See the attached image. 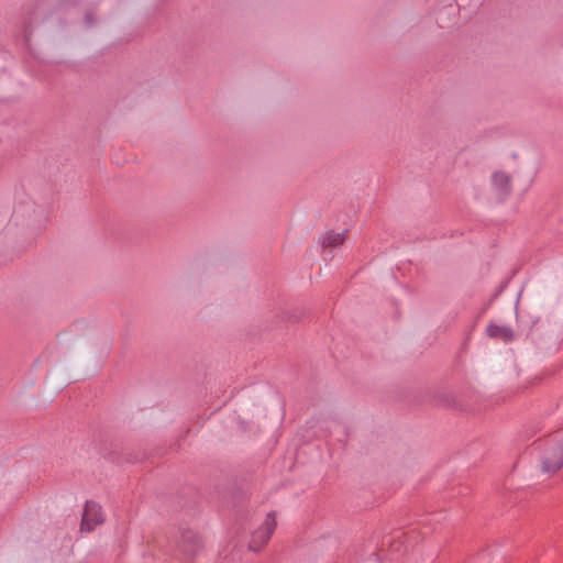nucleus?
<instances>
[{
    "label": "nucleus",
    "mask_w": 563,
    "mask_h": 563,
    "mask_svg": "<svg viewBox=\"0 0 563 563\" xmlns=\"http://www.w3.org/2000/svg\"><path fill=\"white\" fill-rule=\"evenodd\" d=\"M276 528V518L273 512L267 514L263 523L252 533L250 549L260 551L269 541Z\"/></svg>",
    "instance_id": "1"
},
{
    "label": "nucleus",
    "mask_w": 563,
    "mask_h": 563,
    "mask_svg": "<svg viewBox=\"0 0 563 563\" xmlns=\"http://www.w3.org/2000/svg\"><path fill=\"white\" fill-rule=\"evenodd\" d=\"M542 466L548 473H554L563 466V439L545 450Z\"/></svg>",
    "instance_id": "2"
},
{
    "label": "nucleus",
    "mask_w": 563,
    "mask_h": 563,
    "mask_svg": "<svg viewBox=\"0 0 563 563\" xmlns=\"http://www.w3.org/2000/svg\"><path fill=\"white\" fill-rule=\"evenodd\" d=\"M103 522V514L100 505L95 501H87L81 519V531H91Z\"/></svg>",
    "instance_id": "3"
},
{
    "label": "nucleus",
    "mask_w": 563,
    "mask_h": 563,
    "mask_svg": "<svg viewBox=\"0 0 563 563\" xmlns=\"http://www.w3.org/2000/svg\"><path fill=\"white\" fill-rule=\"evenodd\" d=\"M486 333L490 338H500L506 342L512 339V332L509 328L497 324H489L486 329Z\"/></svg>",
    "instance_id": "4"
},
{
    "label": "nucleus",
    "mask_w": 563,
    "mask_h": 563,
    "mask_svg": "<svg viewBox=\"0 0 563 563\" xmlns=\"http://www.w3.org/2000/svg\"><path fill=\"white\" fill-rule=\"evenodd\" d=\"M344 242V232H328L322 238V246L323 247H333L342 244Z\"/></svg>",
    "instance_id": "5"
},
{
    "label": "nucleus",
    "mask_w": 563,
    "mask_h": 563,
    "mask_svg": "<svg viewBox=\"0 0 563 563\" xmlns=\"http://www.w3.org/2000/svg\"><path fill=\"white\" fill-rule=\"evenodd\" d=\"M493 185L501 192H507L509 188V177L505 173H495L493 175Z\"/></svg>",
    "instance_id": "6"
}]
</instances>
